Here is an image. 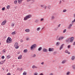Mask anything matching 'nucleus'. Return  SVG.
Listing matches in <instances>:
<instances>
[{"label": "nucleus", "mask_w": 75, "mask_h": 75, "mask_svg": "<svg viewBox=\"0 0 75 75\" xmlns=\"http://www.w3.org/2000/svg\"><path fill=\"white\" fill-rule=\"evenodd\" d=\"M65 53H67V54H71V53L68 52V51L67 50H65Z\"/></svg>", "instance_id": "11"}, {"label": "nucleus", "mask_w": 75, "mask_h": 75, "mask_svg": "<svg viewBox=\"0 0 75 75\" xmlns=\"http://www.w3.org/2000/svg\"><path fill=\"white\" fill-rule=\"evenodd\" d=\"M70 47H71V45H69L67 46V48L68 49H69V48H70Z\"/></svg>", "instance_id": "39"}, {"label": "nucleus", "mask_w": 75, "mask_h": 75, "mask_svg": "<svg viewBox=\"0 0 75 75\" xmlns=\"http://www.w3.org/2000/svg\"><path fill=\"white\" fill-rule=\"evenodd\" d=\"M38 68V67L35 66V65H33L32 67V68H33V69H35V68Z\"/></svg>", "instance_id": "13"}, {"label": "nucleus", "mask_w": 75, "mask_h": 75, "mask_svg": "<svg viewBox=\"0 0 75 75\" xmlns=\"http://www.w3.org/2000/svg\"><path fill=\"white\" fill-rule=\"evenodd\" d=\"M6 8L7 9H8V8H10V6L8 5L7 6Z\"/></svg>", "instance_id": "32"}, {"label": "nucleus", "mask_w": 75, "mask_h": 75, "mask_svg": "<svg viewBox=\"0 0 75 75\" xmlns=\"http://www.w3.org/2000/svg\"><path fill=\"white\" fill-rule=\"evenodd\" d=\"M6 42L7 44H9V43H11V42H12V40H11V38L8 37L7 38L6 40Z\"/></svg>", "instance_id": "2"}, {"label": "nucleus", "mask_w": 75, "mask_h": 75, "mask_svg": "<svg viewBox=\"0 0 75 75\" xmlns=\"http://www.w3.org/2000/svg\"><path fill=\"white\" fill-rule=\"evenodd\" d=\"M27 75V72L25 71H24L23 73V75Z\"/></svg>", "instance_id": "25"}, {"label": "nucleus", "mask_w": 75, "mask_h": 75, "mask_svg": "<svg viewBox=\"0 0 75 75\" xmlns=\"http://www.w3.org/2000/svg\"><path fill=\"white\" fill-rule=\"evenodd\" d=\"M20 41H21V42H23V40H22V39H21V40H20Z\"/></svg>", "instance_id": "57"}, {"label": "nucleus", "mask_w": 75, "mask_h": 75, "mask_svg": "<svg viewBox=\"0 0 75 75\" xmlns=\"http://www.w3.org/2000/svg\"><path fill=\"white\" fill-rule=\"evenodd\" d=\"M66 31H67V29H64L63 31V33H65Z\"/></svg>", "instance_id": "37"}, {"label": "nucleus", "mask_w": 75, "mask_h": 75, "mask_svg": "<svg viewBox=\"0 0 75 75\" xmlns=\"http://www.w3.org/2000/svg\"><path fill=\"white\" fill-rule=\"evenodd\" d=\"M25 31L27 33H28V29H27L25 30Z\"/></svg>", "instance_id": "36"}, {"label": "nucleus", "mask_w": 75, "mask_h": 75, "mask_svg": "<svg viewBox=\"0 0 75 75\" xmlns=\"http://www.w3.org/2000/svg\"><path fill=\"white\" fill-rule=\"evenodd\" d=\"M21 71H22V70H23V68H21Z\"/></svg>", "instance_id": "61"}, {"label": "nucleus", "mask_w": 75, "mask_h": 75, "mask_svg": "<svg viewBox=\"0 0 75 75\" xmlns=\"http://www.w3.org/2000/svg\"><path fill=\"white\" fill-rule=\"evenodd\" d=\"M43 52H48V49H46L45 48H44L43 49Z\"/></svg>", "instance_id": "8"}, {"label": "nucleus", "mask_w": 75, "mask_h": 75, "mask_svg": "<svg viewBox=\"0 0 75 75\" xmlns=\"http://www.w3.org/2000/svg\"><path fill=\"white\" fill-rule=\"evenodd\" d=\"M41 64L42 65H44V62H42L41 63Z\"/></svg>", "instance_id": "49"}, {"label": "nucleus", "mask_w": 75, "mask_h": 75, "mask_svg": "<svg viewBox=\"0 0 75 75\" xmlns=\"http://www.w3.org/2000/svg\"><path fill=\"white\" fill-rule=\"evenodd\" d=\"M64 44H63L60 47V49H59L60 50H61L63 48V47H64Z\"/></svg>", "instance_id": "9"}, {"label": "nucleus", "mask_w": 75, "mask_h": 75, "mask_svg": "<svg viewBox=\"0 0 75 75\" xmlns=\"http://www.w3.org/2000/svg\"><path fill=\"white\" fill-rule=\"evenodd\" d=\"M48 51L49 52H52L54 51V48H50L49 49Z\"/></svg>", "instance_id": "5"}, {"label": "nucleus", "mask_w": 75, "mask_h": 75, "mask_svg": "<svg viewBox=\"0 0 75 75\" xmlns=\"http://www.w3.org/2000/svg\"><path fill=\"white\" fill-rule=\"evenodd\" d=\"M60 42H57L56 43V45L57 46H59L60 45Z\"/></svg>", "instance_id": "14"}, {"label": "nucleus", "mask_w": 75, "mask_h": 75, "mask_svg": "<svg viewBox=\"0 0 75 75\" xmlns=\"http://www.w3.org/2000/svg\"><path fill=\"white\" fill-rule=\"evenodd\" d=\"M75 59V56H72L71 57V59L72 60H74Z\"/></svg>", "instance_id": "20"}, {"label": "nucleus", "mask_w": 75, "mask_h": 75, "mask_svg": "<svg viewBox=\"0 0 75 75\" xmlns=\"http://www.w3.org/2000/svg\"><path fill=\"white\" fill-rule=\"evenodd\" d=\"M44 9H47V6H45Z\"/></svg>", "instance_id": "47"}, {"label": "nucleus", "mask_w": 75, "mask_h": 75, "mask_svg": "<svg viewBox=\"0 0 75 75\" xmlns=\"http://www.w3.org/2000/svg\"><path fill=\"white\" fill-rule=\"evenodd\" d=\"M33 2H34L35 1V0H32Z\"/></svg>", "instance_id": "60"}, {"label": "nucleus", "mask_w": 75, "mask_h": 75, "mask_svg": "<svg viewBox=\"0 0 75 75\" xmlns=\"http://www.w3.org/2000/svg\"><path fill=\"white\" fill-rule=\"evenodd\" d=\"M57 52L56 51V52H54L53 54H57Z\"/></svg>", "instance_id": "50"}, {"label": "nucleus", "mask_w": 75, "mask_h": 75, "mask_svg": "<svg viewBox=\"0 0 75 75\" xmlns=\"http://www.w3.org/2000/svg\"><path fill=\"white\" fill-rule=\"evenodd\" d=\"M68 29H69V30L71 29V28L69 26L68 27Z\"/></svg>", "instance_id": "45"}, {"label": "nucleus", "mask_w": 75, "mask_h": 75, "mask_svg": "<svg viewBox=\"0 0 75 75\" xmlns=\"http://www.w3.org/2000/svg\"><path fill=\"white\" fill-rule=\"evenodd\" d=\"M18 42H16L14 44V47L16 49H17V48H18Z\"/></svg>", "instance_id": "3"}, {"label": "nucleus", "mask_w": 75, "mask_h": 75, "mask_svg": "<svg viewBox=\"0 0 75 75\" xmlns=\"http://www.w3.org/2000/svg\"><path fill=\"white\" fill-rule=\"evenodd\" d=\"M67 11V10L64 9L63 11V12H66Z\"/></svg>", "instance_id": "44"}, {"label": "nucleus", "mask_w": 75, "mask_h": 75, "mask_svg": "<svg viewBox=\"0 0 75 75\" xmlns=\"http://www.w3.org/2000/svg\"><path fill=\"white\" fill-rule=\"evenodd\" d=\"M62 2V1H60L59 2V4H61Z\"/></svg>", "instance_id": "53"}, {"label": "nucleus", "mask_w": 75, "mask_h": 75, "mask_svg": "<svg viewBox=\"0 0 75 75\" xmlns=\"http://www.w3.org/2000/svg\"><path fill=\"white\" fill-rule=\"evenodd\" d=\"M28 52V50L27 49H25L23 51V52L24 53H27Z\"/></svg>", "instance_id": "16"}, {"label": "nucleus", "mask_w": 75, "mask_h": 75, "mask_svg": "<svg viewBox=\"0 0 75 75\" xmlns=\"http://www.w3.org/2000/svg\"><path fill=\"white\" fill-rule=\"evenodd\" d=\"M4 10H5V8L4 7H3L2 8V10L3 11Z\"/></svg>", "instance_id": "43"}, {"label": "nucleus", "mask_w": 75, "mask_h": 75, "mask_svg": "<svg viewBox=\"0 0 75 75\" xmlns=\"http://www.w3.org/2000/svg\"><path fill=\"white\" fill-rule=\"evenodd\" d=\"M60 26H61V24H59L58 25V27H60Z\"/></svg>", "instance_id": "56"}, {"label": "nucleus", "mask_w": 75, "mask_h": 75, "mask_svg": "<svg viewBox=\"0 0 75 75\" xmlns=\"http://www.w3.org/2000/svg\"><path fill=\"white\" fill-rule=\"evenodd\" d=\"M35 22L36 23H38L39 22V20L38 19H36L35 21Z\"/></svg>", "instance_id": "15"}, {"label": "nucleus", "mask_w": 75, "mask_h": 75, "mask_svg": "<svg viewBox=\"0 0 75 75\" xmlns=\"http://www.w3.org/2000/svg\"><path fill=\"white\" fill-rule=\"evenodd\" d=\"M2 53H3V54H4V52H6V49H4L3 50H2Z\"/></svg>", "instance_id": "30"}, {"label": "nucleus", "mask_w": 75, "mask_h": 75, "mask_svg": "<svg viewBox=\"0 0 75 75\" xmlns=\"http://www.w3.org/2000/svg\"><path fill=\"white\" fill-rule=\"evenodd\" d=\"M72 24H70L69 25V26H70L71 28L72 27V26L73 25V24H74V23H72Z\"/></svg>", "instance_id": "22"}, {"label": "nucleus", "mask_w": 75, "mask_h": 75, "mask_svg": "<svg viewBox=\"0 0 75 75\" xmlns=\"http://www.w3.org/2000/svg\"><path fill=\"white\" fill-rule=\"evenodd\" d=\"M73 45H75V41L73 43Z\"/></svg>", "instance_id": "54"}, {"label": "nucleus", "mask_w": 75, "mask_h": 75, "mask_svg": "<svg viewBox=\"0 0 75 75\" xmlns=\"http://www.w3.org/2000/svg\"><path fill=\"white\" fill-rule=\"evenodd\" d=\"M74 17L75 18V14H74ZM74 22H75V18L74 19V21H72V23H74Z\"/></svg>", "instance_id": "24"}, {"label": "nucleus", "mask_w": 75, "mask_h": 75, "mask_svg": "<svg viewBox=\"0 0 75 75\" xmlns=\"http://www.w3.org/2000/svg\"><path fill=\"white\" fill-rule=\"evenodd\" d=\"M7 75H11V74H10V73H8L7 74Z\"/></svg>", "instance_id": "52"}, {"label": "nucleus", "mask_w": 75, "mask_h": 75, "mask_svg": "<svg viewBox=\"0 0 75 75\" xmlns=\"http://www.w3.org/2000/svg\"><path fill=\"white\" fill-rule=\"evenodd\" d=\"M74 40V37H72L70 38V42L72 43L73 42Z\"/></svg>", "instance_id": "6"}, {"label": "nucleus", "mask_w": 75, "mask_h": 75, "mask_svg": "<svg viewBox=\"0 0 75 75\" xmlns=\"http://www.w3.org/2000/svg\"><path fill=\"white\" fill-rule=\"evenodd\" d=\"M42 47H40L38 49V50L39 51H41L42 50Z\"/></svg>", "instance_id": "21"}, {"label": "nucleus", "mask_w": 75, "mask_h": 75, "mask_svg": "<svg viewBox=\"0 0 75 75\" xmlns=\"http://www.w3.org/2000/svg\"><path fill=\"white\" fill-rule=\"evenodd\" d=\"M12 35H15L16 34V33H15V31H14L11 33Z\"/></svg>", "instance_id": "33"}, {"label": "nucleus", "mask_w": 75, "mask_h": 75, "mask_svg": "<svg viewBox=\"0 0 75 75\" xmlns=\"http://www.w3.org/2000/svg\"><path fill=\"white\" fill-rule=\"evenodd\" d=\"M40 29H41V28L40 27H39L37 29V31H40Z\"/></svg>", "instance_id": "27"}, {"label": "nucleus", "mask_w": 75, "mask_h": 75, "mask_svg": "<svg viewBox=\"0 0 75 75\" xmlns=\"http://www.w3.org/2000/svg\"><path fill=\"white\" fill-rule=\"evenodd\" d=\"M1 58L2 59H4V56H2L1 57Z\"/></svg>", "instance_id": "48"}, {"label": "nucleus", "mask_w": 75, "mask_h": 75, "mask_svg": "<svg viewBox=\"0 0 75 75\" xmlns=\"http://www.w3.org/2000/svg\"><path fill=\"white\" fill-rule=\"evenodd\" d=\"M56 28L54 29V30L55 31H56V30H58V28Z\"/></svg>", "instance_id": "51"}, {"label": "nucleus", "mask_w": 75, "mask_h": 75, "mask_svg": "<svg viewBox=\"0 0 75 75\" xmlns=\"http://www.w3.org/2000/svg\"><path fill=\"white\" fill-rule=\"evenodd\" d=\"M34 75H38V73L37 72H35L34 74Z\"/></svg>", "instance_id": "40"}, {"label": "nucleus", "mask_w": 75, "mask_h": 75, "mask_svg": "<svg viewBox=\"0 0 75 75\" xmlns=\"http://www.w3.org/2000/svg\"><path fill=\"white\" fill-rule=\"evenodd\" d=\"M28 18V15L26 16L24 18V20H27Z\"/></svg>", "instance_id": "12"}, {"label": "nucleus", "mask_w": 75, "mask_h": 75, "mask_svg": "<svg viewBox=\"0 0 75 75\" xmlns=\"http://www.w3.org/2000/svg\"><path fill=\"white\" fill-rule=\"evenodd\" d=\"M21 58H22V55H21L18 57V59H21Z\"/></svg>", "instance_id": "17"}, {"label": "nucleus", "mask_w": 75, "mask_h": 75, "mask_svg": "<svg viewBox=\"0 0 75 75\" xmlns=\"http://www.w3.org/2000/svg\"><path fill=\"white\" fill-rule=\"evenodd\" d=\"M51 18L52 20H54L55 19V16H52L51 17Z\"/></svg>", "instance_id": "19"}, {"label": "nucleus", "mask_w": 75, "mask_h": 75, "mask_svg": "<svg viewBox=\"0 0 75 75\" xmlns=\"http://www.w3.org/2000/svg\"><path fill=\"white\" fill-rule=\"evenodd\" d=\"M32 0H28V1H31Z\"/></svg>", "instance_id": "64"}, {"label": "nucleus", "mask_w": 75, "mask_h": 75, "mask_svg": "<svg viewBox=\"0 0 75 75\" xmlns=\"http://www.w3.org/2000/svg\"><path fill=\"white\" fill-rule=\"evenodd\" d=\"M59 67V68H61V66H60Z\"/></svg>", "instance_id": "62"}, {"label": "nucleus", "mask_w": 75, "mask_h": 75, "mask_svg": "<svg viewBox=\"0 0 75 75\" xmlns=\"http://www.w3.org/2000/svg\"><path fill=\"white\" fill-rule=\"evenodd\" d=\"M36 57V54H34L33 56L32 57H33V58H35V57Z\"/></svg>", "instance_id": "34"}, {"label": "nucleus", "mask_w": 75, "mask_h": 75, "mask_svg": "<svg viewBox=\"0 0 75 75\" xmlns=\"http://www.w3.org/2000/svg\"><path fill=\"white\" fill-rule=\"evenodd\" d=\"M37 45L36 44H34L32 45L30 47V50L31 51H33L34 49H35L37 47Z\"/></svg>", "instance_id": "1"}, {"label": "nucleus", "mask_w": 75, "mask_h": 75, "mask_svg": "<svg viewBox=\"0 0 75 75\" xmlns=\"http://www.w3.org/2000/svg\"><path fill=\"white\" fill-rule=\"evenodd\" d=\"M6 20H4L2 22L1 24V25H5L6 23Z\"/></svg>", "instance_id": "7"}, {"label": "nucleus", "mask_w": 75, "mask_h": 75, "mask_svg": "<svg viewBox=\"0 0 75 75\" xmlns=\"http://www.w3.org/2000/svg\"><path fill=\"white\" fill-rule=\"evenodd\" d=\"M44 20V18H42L40 20V21H43Z\"/></svg>", "instance_id": "35"}, {"label": "nucleus", "mask_w": 75, "mask_h": 75, "mask_svg": "<svg viewBox=\"0 0 75 75\" xmlns=\"http://www.w3.org/2000/svg\"><path fill=\"white\" fill-rule=\"evenodd\" d=\"M17 1H18V0H16L14 1V4H16L17 3Z\"/></svg>", "instance_id": "26"}, {"label": "nucleus", "mask_w": 75, "mask_h": 75, "mask_svg": "<svg viewBox=\"0 0 75 75\" xmlns=\"http://www.w3.org/2000/svg\"><path fill=\"white\" fill-rule=\"evenodd\" d=\"M39 75H44V74H43V73H41Z\"/></svg>", "instance_id": "55"}, {"label": "nucleus", "mask_w": 75, "mask_h": 75, "mask_svg": "<svg viewBox=\"0 0 75 75\" xmlns=\"http://www.w3.org/2000/svg\"><path fill=\"white\" fill-rule=\"evenodd\" d=\"M66 62V60H64L62 62V64H65V63Z\"/></svg>", "instance_id": "23"}, {"label": "nucleus", "mask_w": 75, "mask_h": 75, "mask_svg": "<svg viewBox=\"0 0 75 75\" xmlns=\"http://www.w3.org/2000/svg\"><path fill=\"white\" fill-rule=\"evenodd\" d=\"M14 24H12L11 25V27H14Z\"/></svg>", "instance_id": "46"}, {"label": "nucleus", "mask_w": 75, "mask_h": 75, "mask_svg": "<svg viewBox=\"0 0 75 75\" xmlns=\"http://www.w3.org/2000/svg\"><path fill=\"white\" fill-rule=\"evenodd\" d=\"M23 1V0H18V2L19 4H21Z\"/></svg>", "instance_id": "18"}, {"label": "nucleus", "mask_w": 75, "mask_h": 75, "mask_svg": "<svg viewBox=\"0 0 75 75\" xmlns=\"http://www.w3.org/2000/svg\"><path fill=\"white\" fill-rule=\"evenodd\" d=\"M10 58V55H8L7 56V59H9Z\"/></svg>", "instance_id": "31"}, {"label": "nucleus", "mask_w": 75, "mask_h": 75, "mask_svg": "<svg viewBox=\"0 0 75 75\" xmlns=\"http://www.w3.org/2000/svg\"><path fill=\"white\" fill-rule=\"evenodd\" d=\"M0 64H1V65H2V64H3V63H2L1 62H0Z\"/></svg>", "instance_id": "58"}, {"label": "nucleus", "mask_w": 75, "mask_h": 75, "mask_svg": "<svg viewBox=\"0 0 75 75\" xmlns=\"http://www.w3.org/2000/svg\"><path fill=\"white\" fill-rule=\"evenodd\" d=\"M32 17V15H28V18H30Z\"/></svg>", "instance_id": "28"}, {"label": "nucleus", "mask_w": 75, "mask_h": 75, "mask_svg": "<svg viewBox=\"0 0 75 75\" xmlns=\"http://www.w3.org/2000/svg\"><path fill=\"white\" fill-rule=\"evenodd\" d=\"M64 38V37L62 36L59 37L57 39V40H59V41H61V40H63V39Z\"/></svg>", "instance_id": "4"}, {"label": "nucleus", "mask_w": 75, "mask_h": 75, "mask_svg": "<svg viewBox=\"0 0 75 75\" xmlns=\"http://www.w3.org/2000/svg\"><path fill=\"white\" fill-rule=\"evenodd\" d=\"M41 7H42L43 8H44V7H45V6L43 5H41Z\"/></svg>", "instance_id": "38"}, {"label": "nucleus", "mask_w": 75, "mask_h": 75, "mask_svg": "<svg viewBox=\"0 0 75 75\" xmlns=\"http://www.w3.org/2000/svg\"><path fill=\"white\" fill-rule=\"evenodd\" d=\"M29 11H30V12L31 11V10H29Z\"/></svg>", "instance_id": "63"}, {"label": "nucleus", "mask_w": 75, "mask_h": 75, "mask_svg": "<svg viewBox=\"0 0 75 75\" xmlns=\"http://www.w3.org/2000/svg\"><path fill=\"white\" fill-rule=\"evenodd\" d=\"M72 68H73V69H75V65H74L72 66Z\"/></svg>", "instance_id": "29"}, {"label": "nucleus", "mask_w": 75, "mask_h": 75, "mask_svg": "<svg viewBox=\"0 0 75 75\" xmlns=\"http://www.w3.org/2000/svg\"><path fill=\"white\" fill-rule=\"evenodd\" d=\"M47 8L48 9H50V8H51V6H49Z\"/></svg>", "instance_id": "42"}, {"label": "nucleus", "mask_w": 75, "mask_h": 75, "mask_svg": "<svg viewBox=\"0 0 75 75\" xmlns=\"http://www.w3.org/2000/svg\"><path fill=\"white\" fill-rule=\"evenodd\" d=\"M69 73H70V72H68L67 73V75H69Z\"/></svg>", "instance_id": "41"}, {"label": "nucleus", "mask_w": 75, "mask_h": 75, "mask_svg": "<svg viewBox=\"0 0 75 75\" xmlns=\"http://www.w3.org/2000/svg\"><path fill=\"white\" fill-rule=\"evenodd\" d=\"M66 41L67 42H70V38H69L68 39H67L66 40Z\"/></svg>", "instance_id": "10"}, {"label": "nucleus", "mask_w": 75, "mask_h": 75, "mask_svg": "<svg viewBox=\"0 0 75 75\" xmlns=\"http://www.w3.org/2000/svg\"><path fill=\"white\" fill-rule=\"evenodd\" d=\"M20 52H18L17 53V54H20Z\"/></svg>", "instance_id": "59"}]
</instances>
